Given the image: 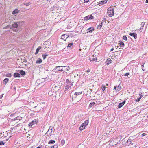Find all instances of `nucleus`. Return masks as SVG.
Masks as SVG:
<instances>
[{
  "mask_svg": "<svg viewBox=\"0 0 148 148\" xmlns=\"http://www.w3.org/2000/svg\"><path fill=\"white\" fill-rule=\"evenodd\" d=\"M17 23V22H15L12 24V26L11 25H8L7 27H9L14 32H17L18 31L17 28L18 26V24Z\"/></svg>",
  "mask_w": 148,
  "mask_h": 148,
  "instance_id": "nucleus-1",
  "label": "nucleus"
},
{
  "mask_svg": "<svg viewBox=\"0 0 148 148\" xmlns=\"http://www.w3.org/2000/svg\"><path fill=\"white\" fill-rule=\"evenodd\" d=\"M75 77L73 75H70L69 78L68 79L66 80V82L67 84L70 83V84L73 85V83H74V80L75 79Z\"/></svg>",
  "mask_w": 148,
  "mask_h": 148,
  "instance_id": "nucleus-2",
  "label": "nucleus"
},
{
  "mask_svg": "<svg viewBox=\"0 0 148 148\" xmlns=\"http://www.w3.org/2000/svg\"><path fill=\"white\" fill-rule=\"evenodd\" d=\"M120 140L118 138H116L112 140L111 142H110L111 145H115L118 144L120 142Z\"/></svg>",
  "mask_w": 148,
  "mask_h": 148,
  "instance_id": "nucleus-3",
  "label": "nucleus"
},
{
  "mask_svg": "<svg viewBox=\"0 0 148 148\" xmlns=\"http://www.w3.org/2000/svg\"><path fill=\"white\" fill-rule=\"evenodd\" d=\"M107 13L110 17H112L114 14L113 9L111 8H108L107 10Z\"/></svg>",
  "mask_w": 148,
  "mask_h": 148,
  "instance_id": "nucleus-4",
  "label": "nucleus"
},
{
  "mask_svg": "<svg viewBox=\"0 0 148 148\" xmlns=\"http://www.w3.org/2000/svg\"><path fill=\"white\" fill-rule=\"evenodd\" d=\"M53 128L52 126H50L49 129L48 130L47 132L45 134V135L48 136H51L53 131Z\"/></svg>",
  "mask_w": 148,
  "mask_h": 148,
  "instance_id": "nucleus-5",
  "label": "nucleus"
},
{
  "mask_svg": "<svg viewBox=\"0 0 148 148\" xmlns=\"http://www.w3.org/2000/svg\"><path fill=\"white\" fill-rule=\"evenodd\" d=\"M61 67L62 68V69H58V71H66L70 70V68L68 66H62Z\"/></svg>",
  "mask_w": 148,
  "mask_h": 148,
  "instance_id": "nucleus-6",
  "label": "nucleus"
},
{
  "mask_svg": "<svg viewBox=\"0 0 148 148\" xmlns=\"http://www.w3.org/2000/svg\"><path fill=\"white\" fill-rule=\"evenodd\" d=\"M46 106L47 104L46 103H45V102H42L40 104V105L38 106H37L36 108H41L42 109H43Z\"/></svg>",
  "mask_w": 148,
  "mask_h": 148,
  "instance_id": "nucleus-7",
  "label": "nucleus"
},
{
  "mask_svg": "<svg viewBox=\"0 0 148 148\" xmlns=\"http://www.w3.org/2000/svg\"><path fill=\"white\" fill-rule=\"evenodd\" d=\"M89 60L91 61L95 62H96L97 61L96 56L93 55L89 58Z\"/></svg>",
  "mask_w": 148,
  "mask_h": 148,
  "instance_id": "nucleus-8",
  "label": "nucleus"
},
{
  "mask_svg": "<svg viewBox=\"0 0 148 148\" xmlns=\"http://www.w3.org/2000/svg\"><path fill=\"white\" fill-rule=\"evenodd\" d=\"M94 18V17L92 16V14L90 15H88V16L85 17L84 18V20H88L90 19H93Z\"/></svg>",
  "mask_w": 148,
  "mask_h": 148,
  "instance_id": "nucleus-9",
  "label": "nucleus"
},
{
  "mask_svg": "<svg viewBox=\"0 0 148 148\" xmlns=\"http://www.w3.org/2000/svg\"><path fill=\"white\" fill-rule=\"evenodd\" d=\"M38 122V120H34L32 121L29 124V126L32 127V126L33 125H34V124L36 123L37 122Z\"/></svg>",
  "mask_w": 148,
  "mask_h": 148,
  "instance_id": "nucleus-10",
  "label": "nucleus"
},
{
  "mask_svg": "<svg viewBox=\"0 0 148 148\" xmlns=\"http://www.w3.org/2000/svg\"><path fill=\"white\" fill-rule=\"evenodd\" d=\"M121 88V85L120 84L118 86H114V89L116 91L118 92L120 90Z\"/></svg>",
  "mask_w": 148,
  "mask_h": 148,
  "instance_id": "nucleus-11",
  "label": "nucleus"
},
{
  "mask_svg": "<svg viewBox=\"0 0 148 148\" xmlns=\"http://www.w3.org/2000/svg\"><path fill=\"white\" fill-rule=\"evenodd\" d=\"M132 141L130 139L127 140L125 142V144L126 145L128 146L130 145H132L133 143Z\"/></svg>",
  "mask_w": 148,
  "mask_h": 148,
  "instance_id": "nucleus-12",
  "label": "nucleus"
},
{
  "mask_svg": "<svg viewBox=\"0 0 148 148\" xmlns=\"http://www.w3.org/2000/svg\"><path fill=\"white\" fill-rule=\"evenodd\" d=\"M69 37L67 35L64 34L62 36L61 38L66 41V39Z\"/></svg>",
  "mask_w": 148,
  "mask_h": 148,
  "instance_id": "nucleus-13",
  "label": "nucleus"
},
{
  "mask_svg": "<svg viewBox=\"0 0 148 148\" xmlns=\"http://www.w3.org/2000/svg\"><path fill=\"white\" fill-rule=\"evenodd\" d=\"M18 12V10L17 9H16L12 12V14L13 15H16L17 14Z\"/></svg>",
  "mask_w": 148,
  "mask_h": 148,
  "instance_id": "nucleus-14",
  "label": "nucleus"
},
{
  "mask_svg": "<svg viewBox=\"0 0 148 148\" xmlns=\"http://www.w3.org/2000/svg\"><path fill=\"white\" fill-rule=\"evenodd\" d=\"M125 101H124L123 102L119 103V105L118 106V108H120L121 107H122L125 104Z\"/></svg>",
  "mask_w": 148,
  "mask_h": 148,
  "instance_id": "nucleus-15",
  "label": "nucleus"
},
{
  "mask_svg": "<svg viewBox=\"0 0 148 148\" xmlns=\"http://www.w3.org/2000/svg\"><path fill=\"white\" fill-rule=\"evenodd\" d=\"M88 120H86L85 121L84 123H83L82 125L83 126L85 127L86 125H87L88 123Z\"/></svg>",
  "mask_w": 148,
  "mask_h": 148,
  "instance_id": "nucleus-16",
  "label": "nucleus"
},
{
  "mask_svg": "<svg viewBox=\"0 0 148 148\" xmlns=\"http://www.w3.org/2000/svg\"><path fill=\"white\" fill-rule=\"evenodd\" d=\"M129 35L134 37V38L136 39L137 38V34L136 33H130Z\"/></svg>",
  "mask_w": 148,
  "mask_h": 148,
  "instance_id": "nucleus-17",
  "label": "nucleus"
},
{
  "mask_svg": "<svg viewBox=\"0 0 148 148\" xmlns=\"http://www.w3.org/2000/svg\"><path fill=\"white\" fill-rule=\"evenodd\" d=\"M20 76V74L18 73H16L14 74V77H18Z\"/></svg>",
  "mask_w": 148,
  "mask_h": 148,
  "instance_id": "nucleus-18",
  "label": "nucleus"
},
{
  "mask_svg": "<svg viewBox=\"0 0 148 148\" xmlns=\"http://www.w3.org/2000/svg\"><path fill=\"white\" fill-rule=\"evenodd\" d=\"M112 60L110 58L108 59L107 61L105 62V64H107V65H109L110 63H111V62Z\"/></svg>",
  "mask_w": 148,
  "mask_h": 148,
  "instance_id": "nucleus-19",
  "label": "nucleus"
},
{
  "mask_svg": "<svg viewBox=\"0 0 148 148\" xmlns=\"http://www.w3.org/2000/svg\"><path fill=\"white\" fill-rule=\"evenodd\" d=\"M41 48V46H39L36 49V52L35 53V55H36L38 54V53L39 51V50Z\"/></svg>",
  "mask_w": 148,
  "mask_h": 148,
  "instance_id": "nucleus-20",
  "label": "nucleus"
},
{
  "mask_svg": "<svg viewBox=\"0 0 148 148\" xmlns=\"http://www.w3.org/2000/svg\"><path fill=\"white\" fill-rule=\"evenodd\" d=\"M9 80V79L8 78H5L3 81V83L5 85L6 83L8 82Z\"/></svg>",
  "mask_w": 148,
  "mask_h": 148,
  "instance_id": "nucleus-21",
  "label": "nucleus"
},
{
  "mask_svg": "<svg viewBox=\"0 0 148 148\" xmlns=\"http://www.w3.org/2000/svg\"><path fill=\"white\" fill-rule=\"evenodd\" d=\"M61 67H62L61 66H56L53 69V71H56L57 69L58 70V69H61V68H60Z\"/></svg>",
  "mask_w": 148,
  "mask_h": 148,
  "instance_id": "nucleus-22",
  "label": "nucleus"
},
{
  "mask_svg": "<svg viewBox=\"0 0 148 148\" xmlns=\"http://www.w3.org/2000/svg\"><path fill=\"white\" fill-rule=\"evenodd\" d=\"M88 31L87 32V33L88 32H91L92 31L94 30V29L92 27H91L89 28L88 30Z\"/></svg>",
  "mask_w": 148,
  "mask_h": 148,
  "instance_id": "nucleus-23",
  "label": "nucleus"
},
{
  "mask_svg": "<svg viewBox=\"0 0 148 148\" xmlns=\"http://www.w3.org/2000/svg\"><path fill=\"white\" fill-rule=\"evenodd\" d=\"M69 85H67L65 87V89L66 90H68L69 89V88L71 87V86L72 85L70 84V83H68Z\"/></svg>",
  "mask_w": 148,
  "mask_h": 148,
  "instance_id": "nucleus-24",
  "label": "nucleus"
},
{
  "mask_svg": "<svg viewBox=\"0 0 148 148\" xmlns=\"http://www.w3.org/2000/svg\"><path fill=\"white\" fill-rule=\"evenodd\" d=\"M42 62V60L40 58H39L38 60L36 61V63L37 64H40Z\"/></svg>",
  "mask_w": 148,
  "mask_h": 148,
  "instance_id": "nucleus-25",
  "label": "nucleus"
},
{
  "mask_svg": "<svg viewBox=\"0 0 148 148\" xmlns=\"http://www.w3.org/2000/svg\"><path fill=\"white\" fill-rule=\"evenodd\" d=\"M20 73L22 75H25V72L22 70H20Z\"/></svg>",
  "mask_w": 148,
  "mask_h": 148,
  "instance_id": "nucleus-26",
  "label": "nucleus"
},
{
  "mask_svg": "<svg viewBox=\"0 0 148 148\" xmlns=\"http://www.w3.org/2000/svg\"><path fill=\"white\" fill-rule=\"evenodd\" d=\"M73 46V43H69L68 45V48H69V49L70 48H71Z\"/></svg>",
  "mask_w": 148,
  "mask_h": 148,
  "instance_id": "nucleus-27",
  "label": "nucleus"
},
{
  "mask_svg": "<svg viewBox=\"0 0 148 148\" xmlns=\"http://www.w3.org/2000/svg\"><path fill=\"white\" fill-rule=\"evenodd\" d=\"M55 142V141L54 140H50L49 142V144H53Z\"/></svg>",
  "mask_w": 148,
  "mask_h": 148,
  "instance_id": "nucleus-28",
  "label": "nucleus"
},
{
  "mask_svg": "<svg viewBox=\"0 0 148 148\" xmlns=\"http://www.w3.org/2000/svg\"><path fill=\"white\" fill-rule=\"evenodd\" d=\"M82 91L79 92H76L75 93L74 95H78L82 94Z\"/></svg>",
  "mask_w": 148,
  "mask_h": 148,
  "instance_id": "nucleus-29",
  "label": "nucleus"
},
{
  "mask_svg": "<svg viewBox=\"0 0 148 148\" xmlns=\"http://www.w3.org/2000/svg\"><path fill=\"white\" fill-rule=\"evenodd\" d=\"M105 88H106L105 85H104L103 84L102 85V86H101L102 90L104 91L105 90Z\"/></svg>",
  "mask_w": 148,
  "mask_h": 148,
  "instance_id": "nucleus-30",
  "label": "nucleus"
},
{
  "mask_svg": "<svg viewBox=\"0 0 148 148\" xmlns=\"http://www.w3.org/2000/svg\"><path fill=\"white\" fill-rule=\"evenodd\" d=\"M6 76L9 77H11L12 76V75L11 73H8L6 75Z\"/></svg>",
  "mask_w": 148,
  "mask_h": 148,
  "instance_id": "nucleus-31",
  "label": "nucleus"
},
{
  "mask_svg": "<svg viewBox=\"0 0 148 148\" xmlns=\"http://www.w3.org/2000/svg\"><path fill=\"white\" fill-rule=\"evenodd\" d=\"M85 128V127L81 125V126L79 127V130H82Z\"/></svg>",
  "mask_w": 148,
  "mask_h": 148,
  "instance_id": "nucleus-32",
  "label": "nucleus"
},
{
  "mask_svg": "<svg viewBox=\"0 0 148 148\" xmlns=\"http://www.w3.org/2000/svg\"><path fill=\"white\" fill-rule=\"evenodd\" d=\"M95 104V103L94 102H92V103H91L90 104H89V106L90 107H92Z\"/></svg>",
  "mask_w": 148,
  "mask_h": 148,
  "instance_id": "nucleus-33",
  "label": "nucleus"
},
{
  "mask_svg": "<svg viewBox=\"0 0 148 148\" xmlns=\"http://www.w3.org/2000/svg\"><path fill=\"white\" fill-rule=\"evenodd\" d=\"M37 106L35 108H36V112H39L40 111V108H37L36 107L37 106Z\"/></svg>",
  "mask_w": 148,
  "mask_h": 148,
  "instance_id": "nucleus-34",
  "label": "nucleus"
},
{
  "mask_svg": "<svg viewBox=\"0 0 148 148\" xmlns=\"http://www.w3.org/2000/svg\"><path fill=\"white\" fill-rule=\"evenodd\" d=\"M48 56V54H43L42 55L43 58L44 59H45L46 58V56Z\"/></svg>",
  "mask_w": 148,
  "mask_h": 148,
  "instance_id": "nucleus-35",
  "label": "nucleus"
},
{
  "mask_svg": "<svg viewBox=\"0 0 148 148\" xmlns=\"http://www.w3.org/2000/svg\"><path fill=\"white\" fill-rule=\"evenodd\" d=\"M31 4V3L29 2L28 3H24V5H26V6H28L29 5H30Z\"/></svg>",
  "mask_w": 148,
  "mask_h": 148,
  "instance_id": "nucleus-36",
  "label": "nucleus"
},
{
  "mask_svg": "<svg viewBox=\"0 0 148 148\" xmlns=\"http://www.w3.org/2000/svg\"><path fill=\"white\" fill-rule=\"evenodd\" d=\"M123 39L125 40H127V37L126 36H124L123 37Z\"/></svg>",
  "mask_w": 148,
  "mask_h": 148,
  "instance_id": "nucleus-37",
  "label": "nucleus"
},
{
  "mask_svg": "<svg viewBox=\"0 0 148 148\" xmlns=\"http://www.w3.org/2000/svg\"><path fill=\"white\" fill-rule=\"evenodd\" d=\"M4 144V142L2 141H0V145H3Z\"/></svg>",
  "mask_w": 148,
  "mask_h": 148,
  "instance_id": "nucleus-38",
  "label": "nucleus"
},
{
  "mask_svg": "<svg viewBox=\"0 0 148 148\" xmlns=\"http://www.w3.org/2000/svg\"><path fill=\"white\" fill-rule=\"evenodd\" d=\"M145 24V22H143L141 23V26L144 27V25Z\"/></svg>",
  "mask_w": 148,
  "mask_h": 148,
  "instance_id": "nucleus-39",
  "label": "nucleus"
},
{
  "mask_svg": "<svg viewBox=\"0 0 148 148\" xmlns=\"http://www.w3.org/2000/svg\"><path fill=\"white\" fill-rule=\"evenodd\" d=\"M120 44L121 47H123L124 45V43L123 42H122L121 43H120Z\"/></svg>",
  "mask_w": 148,
  "mask_h": 148,
  "instance_id": "nucleus-40",
  "label": "nucleus"
},
{
  "mask_svg": "<svg viewBox=\"0 0 148 148\" xmlns=\"http://www.w3.org/2000/svg\"><path fill=\"white\" fill-rule=\"evenodd\" d=\"M140 98H138L136 99V102H138L140 101Z\"/></svg>",
  "mask_w": 148,
  "mask_h": 148,
  "instance_id": "nucleus-41",
  "label": "nucleus"
},
{
  "mask_svg": "<svg viewBox=\"0 0 148 148\" xmlns=\"http://www.w3.org/2000/svg\"><path fill=\"white\" fill-rule=\"evenodd\" d=\"M65 143L64 140H62L61 141V143L62 145H64Z\"/></svg>",
  "mask_w": 148,
  "mask_h": 148,
  "instance_id": "nucleus-42",
  "label": "nucleus"
},
{
  "mask_svg": "<svg viewBox=\"0 0 148 148\" xmlns=\"http://www.w3.org/2000/svg\"><path fill=\"white\" fill-rule=\"evenodd\" d=\"M101 2L102 3V4H104V3H106L107 2L106 0H104L103 1H102Z\"/></svg>",
  "mask_w": 148,
  "mask_h": 148,
  "instance_id": "nucleus-43",
  "label": "nucleus"
},
{
  "mask_svg": "<svg viewBox=\"0 0 148 148\" xmlns=\"http://www.w3.org/2000/svg\"><path fill=\"white\" fill-rule=\"evenodd\" d=\"M101 26H102V25H101V24H99L98 26V27H97V28H99V29L101 27Z\"/></svg>",
  "mask_w": 148,
  "mask_h": 148,
  "instance_id": "nucleus-44",
  "label": "nucleus"
},
{
  "mask_svg": "<svg viewBox=\"0 0 148 148\" xmlns=\"http://www.w3.org/2000/svg\"><path fill=\"white\" fill-rule=\"evenodd\" d=\"M58 147V145H55L53 146V148H57ZM52 147L51 148H52Z\"/></svg>",
  "mask_w": 148,
  "mask_h": 148,
  "instance_id": "nucleus-45",
  "label": "nucleus"
},
{
  "mask_svg": "<svg viewBox=\"0 0 148 148\" xmlns=\"http://www.w3.org/2000/svg\"><path fill=\"white\" fill-rule=\"evenodd\" d=\"M129 75V73H127L124 75L127 76Z\"/></svg>",
  "mask_w": 148,
  "mask_h": 148,
  "instance_id": "nucleus-46",
  "label": "nucleus"
},
{
  "mask_svg": "<svg viewBox=\"0 0 148 148\" xmlns=\"http://www.w3.org/2000/svg\"><path fill=\"white\" fill-rule=\"evenodd\" d=\"M84 3H87L88 2L89 0H84Z\"/></svg>",
  "mask_w": 148,
  "mask_h": 148,
  "instance_id": "nucleus-47",
  "label": "nucleus"
},
{
  "mask_svg": "<svg viewBox=\"0 0 148 148\" xmlns=\"http://www.w3.org/2000/svg\"><path fill=\"white\" fill-rule=\"evenodd\" d=\"M146 135V134L144 133H143V134H142V136H145Z\"/></svg>",
  "mask_w": 148,
  "mask_h": 148,
  "instance_id": "nucleus-48",
  "label": "nucleus"
},
{
  "mask_svg": "<svg viewBox=\"0 0 148 148\" xmlns=\"http://www.w3.org/2000/svg\"><path fill=\"white\" fill-rule=\"evenodd\" d=\"M44 148H50L49 146H46Z\"/></svg>",
  "mask_w": 148,
  "mask_h": 148,
  "instance_id": "nucleus-49",
  "label": "nucleus"
},
{
  "mask_svg": "<svg viewBox=\"0 0 148 148\" xmlns=\"http://www.w3.org/2000/svg\"><path fill=\"white\" fill-rule=\"evenodd\" d=\"M140 97L139 98H140V99L143 97V95L141 94L140 95Z\"/></svg>",
  "mask_w": 148,
  "mask_h": 148,
  "instance_id": "nucleus-50",
  "label": "nucleus"
},
{
  "mask_svg": "<svg viewBox=\"0 0 148 148\" xmlns=\"http://www.w3.org/2000/svg\"><path fill=\"white\" fill-rule=\"evenodd\" d=\"M143 26H141L140 28V30H142L143 29Z\"/></svg>",
  "mask_w": 148,
  "mask_h": 148,
  "instance_id": "nucleus-51",
  "label": "nucleus"
},
{
  "mask_svg": "<svg viewBox=\"0 0 148 148\" xmlns=\"http://www.w3.org/2000/svg\"><path fill=\"white\" fill-rule=\"evenodd\" d=\"M90 71V70L89 69H88L87 71H86V72H89Z\"/></svg>",
  "mask_w": 148,
  "mask_h": 148,
  "instance_id": "nucleus-52",
  "label": "nucleus"
},
{
  "mask_svg": "<svg viewBox=\"0 0 148 148\" xmlns=\"http://www.w3.org/2000/svg\"><path fill=\"white\" fill-rule=\"evenodd\" d=\"M144 63H143V64L141 65V66L142 67H144Z\"/></svg>",
  "mask_w": 148,
  "mask_h": 148,
  "instance_id": "nucleus-53",
  "label": "nucleus"
},
{
  "mask_svg": "<svg viewBox=\"0 0 148 148\" xmlns=\"http://www.w3.org/2000/svg\"><path fill=\"white\" fill-rule=\"evenodd\" d=\"M142 70L143 71H144V70H145V69H144V67H142Z\"/></svg>",
  "mask_w": 148,
  "mask_h": 148,
  "instance_id": "nucleus-54",
  "label": "nucleus"
},
{
  "mask_svg": "<svg viewBox=\"0 0 148 148\" xmlns=\"http://www.w3.org/2000/svg\"><path fill=\"white\" fill-rule=\"evenodd\" d=\"M114 49L113 48L111 49L110 51H112Z\"/></svg>",
  "mask_w": 148,
  "mask_h": 148,
  "instance_id": "nucleus-55",
  "label": "nucleus"
},
{
  "mask_svg": "<svg viewBox=\"0 0 148 148\" xmlns=\"http://www.w3.org/2000/svg\"><path fill=\"white\" fill-rule=\"evenodd\" d=\"M146 3H148V0H146Z\"/></svg>",
  "mask_w": 148,
  "mask_h": 148,
  "instance_id": "nucleus-56",
  "label": "nucleus"
},
{
  "mask_svg": "<svg viewBox=\"0 0 148 148\" xmlns=\"http://www.w3.org/2000/svg\"><path fill=\"white\" fill-rule=\"evenodd\" d=\"M36 148H41L40 147L38 146Z\"/></svg>",
  "mask_w": 148,
  "mask_h": 148,
  "instance_id": "nucleus-57",
  "label": "nucleus"
},
{
  "mask_svg": "<svg viewBox=\"0 0 148 148\" xmlns=\"http://www.w3.org/2000/svg\"><path fill=\"white\" fill-rule=\"evenodd\" d=\"M26 61H25V60L24 61H23V62H26Z\"/></svg>",
  "mask_w": 148,
  "mask_h": 148,
  "instance_id": "nucleus-58",
  "label": "nucleus"
},
{
  "mask_svg": "<svg viewBox=\"0 0 148 148\" xmlns=\"http://www.w3.org/2000/svg\"><path fill=\"white\" fill-rule=\"evenodd\" d=\"M106 86H108V84H106Z\"/></svg>",
  "mask_w": 148,
  "mask_h": 148,
  "instance_id": "nucleus-59",
  "label": "nucleus"
},
{
  "mask_svg": "<svg viewBox=\"0 0 148 148\" xmlns=\"http://www.w3.org/2000/svg\"><path fill=\"white\" fill-rule=\"evenodd\" d=\"M18 117H16V118H17V119H18Z\"/></svg>",
  "mask_w": 148,
  "mask_h": 148,
  "instance_id": "nucleus-60",
  "label": "nucleus"
},
{
  "mask_svg": "<svg viewBox=\"0 0 148 148\" xmlns=\"http://www.w3.org/2000/svg\"><path fill=\"white\" fill-rule=\"evenodd\" d=\"M8 27H6L5 28V29H6L7 28H8Z\"/></svg>",
  "mask_w": 148,
  "mask_h": 148,
  "instance_id": "nucleus-61",
  "label": "nucleus"
},
{
  "mask_svg": "<svg viewBox=\"0 0 148 148\" xmlns=\"http://www.w3.org/2000/svg\"><path fill=\"white\" fill-rule=\"evenodd\" d=\"M8 27H6L5 28V29H6L7 28H8Z\"/></svg>",
  "mask_w": 148,
  "mask_h": 148,
  "instance_id": "nucleus-62",
  "label": "nucleus"
},
{
  "mask_svg": "<svg viewBox=\"0 0 148 148\" xmlns=\"http://www.w3.org/2000/svg\"><path fill=\"white\" fill-rule=\"evenodd\" d=\"M47 1H49V0H47Z\"/></svg>",
  "mask_w": 148,
  "mask_h": 148,
  "instance_id": "nucleus-63",
  "label": "nucleus"
}]
</instances>
